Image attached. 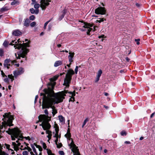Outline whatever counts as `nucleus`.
Wrapping results in <instances>:
<instances>
[{
	"mask_svg": "<svg viewBox=\"0 0 155 155\" xmlns=\"http://www.w3.org/2000/svg\"><path fill=\"white\" fill-rule=\"evenodd\" d=\"M16 62V61L15 60H13V61H11V63L12 64H13L15 63Z\"/></svg>",
	"mask_w": 155,
	"mask_h": 155,
	"instance_id": "53",
	"label": "nucleus"
},
{
	"mask_svg": "<svg viewBox=\"0 0 155 155\" xmlns=\"http://www.w3.org/2000/svg\"><path fill=\"white\" fill-rule=\"evenodd\" d=\"M50 21H48L46 22L44 24V28L45 29L46 28L47 25L48 24V23L50 22Z\"/></svg>",
	"mask_w": 155,
	"mask_h": 155,
	"instance_id": "38",
	"label": "nucleus"
},
{
	"mask_svg": "<svg viewBox=\"0 0 155 155\" xmlns=\"http://www.w3.org/2000/svg\"><path fill=\"white\" fill-rule=\"evenodd\" d=\"M99 78H98V77H97L95 82H98L99 81Z\"/></svg>",
	"mask_w": 155,
	"mask_h": 155,
	"instance_id": "49",
	"label": "nucleus"
},
{
	"mask_svg": "<svg viewBox=\"0 0 155 155\" xmlns=\"http://www.w3.org/2000/svg\"><path fill=\"white\" fill-rule=\"evenodd\" d=\"M4 81L6 83H9V80L8 79L7 77L5 78L4 80Z\"/></svg>",
	"mask_w": 155,
	"mask_h": 155,
	"instance_id": "43",
	"label": "nucleus"
},
{
	"mask_svg": "<svg viewBox=\"0 0 155 155\" xmlns=\"http://www.w3.org/2000/svg\"><path fill=\"white\" fill-rule=\"evenodd\" d=\"M32 1V4H34L35 2V0H31Z\"/></svg>",
	"mask_w": 155,
	"mask_h": 155,
	"instance_id": "58",
	"label": "nucleus"
},
{
	"mask_svg": "<svg viewBox=\"0 0 155 155\" xmlns=\"http://www.w3.org/2000/svg\"><path fill=\"white\" fill-rule=\"evenodd\" d=\"M15 40L12 41V42L10 43L9 44V45H14V44H13V43H14L15 42Z\"/></svg>",
	"mask_w": 155,
	"mask_h": 155,
	"instance_id": "48",
	"label": "nucleus"
},
{
	"mask_svg": "<svg viewBox=\"0 0 155 155\" xmlns=\"http://www.w3.org/2000/svg\"><path fill=\"white\" fill-rule=\"evenodd\" d=\"M1 74L2 77H5L6 78L7 77V76L5 75V73H4L3 71L1 70Z\"/></svg>",
	"mask_w": 155,
	"mask_h": 155,
	"instance_id": "40",
	"label": "nucleus"
},
{
	"mask_svg": "<svg viewBox=\"0 0 155 155\" xmlns=\"http://www.w3.org/2000/svg\"><path fill=\"white\" fill-rule=\"evenodd\" d=\"M44 113H45V116H46L47 117V118H48V119H48V122H49V121H50V117H49L48 116V110L47 109H45V111H44Z\"/></svg>",
	"mask_w": 155,
	"mask_h": 155,
	"instance_id": "24",
	"label": "nucleus"
},
{
	"mask_svg": "<svg viewBox=\"0 0 155 155\" xmlns=\"http://www.w3.org/2000/svg\"><path fill=\"white\" fill-rule=\"evenodd\" d=\"M35 18V16L34 15H32L29 17V19L30 20L32 21L34 20Z\"/></svg>",
	"mask_w": 155,
	"mask_h": 155,
	"instance_id": "39",
	"label": "nucleus"
},
{
	"mask_svg": "<svg viewBox=\"0 0 155 155\" xmlns=\"http://www.w3.org/2000/svg\"><path fill=\"white\" fill-rule=\"evenodd\" d=\"M69 55L68 57L69 61L70 63H72L73 61V59L74 53V52H69Z\"/></svg>",
	"mask_w": 155,
	"mask_h": 155,
	"instance_id": "13",
	"label": "nucleus"
},
{
	"mask_svg": "<svg viewBox=\"0 0 155 155\" xmlns=\"http://www.w3.org/2000/svg\"><path fill=\"white\" fill-rule=\"evenodd\" d=\"M104 94L105 96H107L108 95V94L107 93L105 92L104 93Z\"/></svg>",
	"mask_w": 155,
	"mask_h": 155,
	"instance_id": "59",
	"label": "nucleus"
},
{
	"mask_svg": "<svg viewBox=\"0 0 155 155\" xmlns=\"http://www.w3.org/2000/svg\"><path fill=\"white\" fill-rule=\"evenodd\" d=\"M71 63H70L69 64H67V66L68 67H70V66H71Z\"/></svg>",
	"mask_w": 155,
	"mask_h": 155,
	"instance_id": "57",
	"label": "nucleus"
},
{
	"mask_svg": "<svg viewBox=\"0 0 155 155\" xmlns=\"http://www.w3.org/2000/svg\"><path fill=\"white\" fill-rule=\"evenodd\" d=\"M5 146L6 147V148L7 149H8V150H11V151H13V150L11 149H10V145L9 144H6V143H5Z\"/></svg>",
	"mask_w": 155,
	"mask_h": 155,
	"instance_id": "27",
	"label": "nucleus"
},
{
	"mask_svg": "<svg viewBox=\"0 0 155 155\" xmlns=\"http://www.w3.org/2000/svg\"><path fill=\"white\" fill-rule=\"evenodd\" d=\"M41 144L42 145L44 149H46L47 146L45 143L41 142Z\"/></svg>",
	"mask_w": 155,
	"mask_h": 155,
	"instance_id": "29",
	"label": "nucleus"
},
{
	"mask_svg": "<svg viewBox=\"0 0 155 155\" xmlns=\"http://www.w3.org/2000/svg\"><path fill=\"white\" fill-rule=\"evenodd\" d=\"M0 155H8V154L2 150H0Z\"/></svg>",
	"mask_w": 155,
	"mask_h": 155,
	"instance_id": "26",
	"label": "nucleus"
},
{
	"mask_svg": "<svg viewBox=\"0 0 155 155\" xmlns=\"http://www.w3.org/2000/svg\"><path fill=\"white\" fill-rule=\"evenodd\" d=\"M30 11L32 14H37L39 12L38 9H36L35 10L33 8L30 9Z\"/></svg>",
	"mask_w": 155,
	"mask_h": 155,
	"instance_id": "18",
	"label": "nucleus"
},
{
	"mask_svg": "<svg viewBox=\"0 0 155 155\" xmlns=\"http://www.w3.org/2000/svg\"><path fill=\"white\" fill-rule=\"evenodd\" d=\"M63 63L62 61H55V62L54 66L55 67H58L60 65H61Z\"/></svg>",
	"mask_w": 155,
	"mask_h": 155,
	"instance_id": "17",
	"label": "nucleus"
},
{
	"mask_svg": "<svg viewBox=\"0 0 155 155\" xmlns=\"http://www.w3.org/2000/svg\"><path fill=\"white\" fill-rule=\"evenodd\" d=\"M59 153L60 155H64V153L63 151H59Z\"/></svg>",
	"mask_w": 155,
	"mask_h": 155,
	"instance_id": "44",
	"label": "nucleus"
},
{
	"mask_svg": "<svg viewBox=\"0 0 155 155\" xmlns=\"http://www.w3.org/2000/svg\"><path fill=\"white\" fill-rule=\"evenodd\" d=\"M57 145V147L58 148H60L62 146V144L61 143H58L57 144H56Z\"/></svg>",
	"mask_w": 155,
	"mask_h": 155,
	"instance_id": "36",
	"label": "nucleus"
},
{
	"mask_svg": "<svg viewBox=\"0 0 155 155\" xmlns=\"http://www.w3.org/2000/svg\"><path fill=\"white\" fill-rule=\"evenodd\" d=\"M25 138L26 139V140H30V137H23V138ZM23 139L22 138H21V139H22H22Z\"/></svg>",
	"mask_w": 155,
	"mask_h": 155,
	"instance_id": "47",
	"label": "nucleus"
},
{
	"mask_svg": "<svg viewBox=\"0 0 155 155\" xmlns=\"http://www.w3.org/2000/svg\"><path fill=\"white\" fill-rule=\"evenodd\" d=\"M39 120L40 122H42L40 126H41L44 130H46V133L48 135L47 137L50 140L51 138V132L49 130L51 127V125L48 122V119L44 114L40 115L38 117Z\"/></svg>",
	"mask_w": 155,
	"mask_h": 155,
	"instance_id": "3",
	"label": "nucleus"
},
{
	"mask_svg": "<svg viewBox=\"0 0 155 155\" xmlns=\"http://www.w3.org/2000/svg\"><path fill=\"white\" fill-rule=\"evenodd\" d=\"M104 108H106V109H108V106H106V105H104Z\"/></svg>",
	"mask_w": 155,
	"mask_h": 155,
	"instance_id": "63",
	"label": "nucleus"
},
{
	"mask_svg": "<svg viewBox=\"0 0 155 155\" xmlns=\"http://www.w3.org/2000/svg\"><path fill=\"white\" fill-rule=\"evenodd\" d=\"M88 121V118H87L84 121V122L83 123V125L82 126V127H83L85 125L86 123Z\"/></svg>",
	"mask_w": 155,
	"mask_h": 155,
	"instance_id": "30",
	"label": "nucleus"
},
{
	"mask_svg": "<svg viewBox=\"0 0 155 155\" xmlns=\"http://www.w3.org/2000/svg\"><path fill=\"white\" fill-rule=\"evenodd\" d=\"M136 6L138 7H140V5L139 3H136Z\"/></svg>",
	"mask_w": 155,
	"mask_h": 155,
	"instance_id": "51",
	"label": "nucleus"
},
{
	"mask_svg": "<svg viewBox=\"0 0 155 155\" xmlns=\"http://www.w3.org/2000/svg\"><path fill=\"white\" fill-rule=\"evenodd\" d=\"M40 7V5L39 4H36L35 5L34 7L36 8V9H38V8H39Z\"/></svg>",
	"mask_w": 155,
	"mask_h": 155,
	"instance_id": "33",
	"label": "nucleus"
},
{
	"mask_svg": "<svg viewBox=\"0 0 155 155\" xmlns=\"http://www.w3.org/2000/svg\"><path fill=\"white\" fill-rule=\"evenodd\" d=\"M84 25L83 26L84 29H81V30L82 31H86L87 33V35H89L90 32L93 30L94 31V27H93V28L91 27H93V25L88 23H84Z\"/></svg>",
	"mask_w": 155,
	"mask_h": 155,
	"instance_id": "7",
	"label": "nucleus"
},
{
	"mask_svg": "<svg viewBox=\"0 0 155 155\" xmlns=\"http://www.w3.org/2000/svg\"><path fill=\"white\" fill-rule=\"evenodd\" d=\"M4 120L2 122V125L0 126V130H3V132L6 131V132L9 134L12 135L11 138L13 140H15V138H19L18 140L16 141V144L15 142L12 143V145L15 150L17 151L19 150V147L21 146V143L19 141H22V139L23 137L22 135L21 131L18 128H14L13 129H10V127L13 125L12 124V121L13 117L11 115H10L7 113H5L3 115Z\"/></svg>",
	"mask_w": 155,
	"mask_h": 155,
	"instance_id": "2",
	"label": "nucleus"
},
{
	"mask_svg": "<svg viewBox=\"0 0 155 155\" xmlns=\"http://www.w3.org/2000/svg\"><path fill=\"white\" fill-rule=\"evenodd\" d=\"M125 143H127V144H130V142L129 141H126L124 142Z\"/></svg>",
	"mask_w": 155,
	"mask_h": 155,
	"instance_id": "54",
	"label": "nucleus"
},
{
	"mask_svg": "<svg viewBox=\"0 0 155 155\" xmlns=\"http://www.w3.org/2000/svg\"><path fill=\"white\" fill-rule=\"evenodd\" d=\"M44 34V33L43 32H41L40 34V36H42V35H43Z\"/></svg>",
	"mask_w": 155,
	"mask_h": 155,
	"instance_id": "61",
	"label": "nucleus"
},
{
	"mask_svg": "<svg viewBox=\"0 0 155 155\" xmlns=\"http://www.w3.org/2000/svg\"><path fill=\"white\" fill-rule=\"evenodd\" d=\"M74 74V71L71 69H69L68 71L64 83V85L66 87H68L69 86V84L71 79L72 75Z\"/></svg>",
	"mask_w": 155,
	"mask_h": 155,
	"instance_id": "5",
	"label": "nucleus"
},
{
	"mask_svg": "<svg viewBox=\"0 0 155 155\" xmlns=\"http://www.w3.org/2000/svg\"><path fill=\"white\" fill-rule=\"evenodd\" d=\"M31 147L32 148V149L33 150L34 148L35 149V147L34 145L33 144L31 145Z\"/></svg>",
	"mask_w": 155,
	"mask_h": 155,
	"instance_id": "55",
	"label": "nucleus"
},
{
	"mask_svg": "<svg viewBox=\"0 0 155 155\" xmlns=\"http://www.w3.org/2000/svg\"><path fill=\"white\" fill-rule=\"evenodd\" d=\"M78 66H76V68L75 69V70H74V71H75V73L76 74H77V72H78Z\"/></svg>",
	"mask_w": 155,
	"mask_h": 155,
	"instance_id": "41",
	"label": "nucleus"
},
{
	"mask_svg": "<svg viewBox=\"0 0 155 155\" xmlns=\"http://www.w3.org/2000/svg\"><path fill=\"white\" fill-rule=\"evenodd\" d=\"M65 136L66 137V138H67V139L68 140V141H70L71 140V143L68 144L69 146L70 147V148L72 150V147L71 148L70 146L69 145L71 143L72 141H73V143H74L73 140L71 138V134L70 132L69 131H68L67 133L65 135Z\"/></svg>",
	"mask_w": 155,
	"mask_h": 155,
	"instance_id": "12",
	"label": "nucleus"
},
{
	"mask_svg": "<svg viewBox=\"0 0 155 155\" xmlns=\"http://www.w3.org/2000/svg\"><path fill=\"white\" fill-rule=\"evenodd\" d=\"M8 8L7 7H3L0 9V12L2 13L8 10Z\"/></svg>",
	"mask_w": 155,
	"mask_h": 155,
	"instance_id": "21",
	"label": "nucleus"
},
{
	"mask_svg": "<svg viewBox=\"0 0 155 155\" xmlns=\"http://www.w3.org/2000/svg\"><path fill=\"white\" fill-rule=\"evenodd\" d=\"M60 121L62 123H64L65 122L64 118L62 116H59L58 117Z\"/></svg>",
	"mask_w": 155,
	"mask_h": 155,
	"instance_id": "23",
	"label": "nucleus"
},
{
	"mask_svg": "<svg viewBox=\"0 0 155 155\" xmlns=\"http://www.w3.org/2000/svg\"><path fill=\"white\" fill-rule=\"evenodd\" d=\"M106 12L105 9L102 7H98L95 10V13L98 15H104L105 14Z\"/></svg>",
	"mask_w": 155,
	"mask_h": 155,
	"instance_id": "9",
	"label": "nucleus"
},
{
	"mask_svg": "<svg viewBox=\"0 0 155 155\" xmlns=\"http://www.w3.org/2000/svg\"><path fill=\"white\" fill-rule=\"evenodd\" d=\"M99 20H97V21L99 23H101V22L103 21L104 20H105V19H104V18H99Z\"/></svg>",
	"mask_w": 155,
	"mask_h": 155,
	"instance_id": "34",
	"label": "nucleus"
},
{
	"mask_svg": "<svg viewBox=\"0 0 155 155\" xmlns=\"http://www.w3.org/2000/svg\"><path fill=\"white\" fill-rule=\"evenodd\" d=\"M30 21L29 19L28 18H26L25 19L24 25L26 27H28L29 25V23H30Z\"/></svg>",
	"mask_w": 155,
	"mask_h": 155,
	"instance_id": "19",
	"label": "nucleus"
},
{
	"mask_svg": "<svg viewBox=\"0 0 155 155\" xmlns=\"http://www.w3.org/2000/svg\"><path fill=\"white\" fill-rule=\"evenodd\" d=\"M10 60L9 59H6L5 60L4 64V66L5 67H7L8 69L9 68V66L10 65Z\"/></svg>",
	"mask_w": 155,
	"mask_h": 155,
	"instance_id": "14",
	"label": "nucleus"
},
{
	"mask_svg": "<svg viewBox=\"0 0 155 155\" xmlns=\"http://www.w3.org/2000/svg\"><path fill=\"white\" fill-rule=\"evenodd\" d=\"M57 46L58 48H60V47H61V44H58L57 45Z\"/></svg>",
	"mask_w": 155,
	"mask_h": 155,
	"instance_id": "64",
	"label": "nucleus"
},
{
	"mask_svg": "<svg viewBox=\"0 0 155 155\" xmlns=\"http://www.w3.org/2000/svg\"><path fill=\"white\" fill-rule=\"evenodd\" d=\"M121 135L122 136H125L127 135L126 132L124 131H123L120 133Z\"/></svg>",
	"mask_w": 155,
	"mask_h": 155,
	"instance_id": "32",
	"label": "nucleus"
},
{
	"mask_svg": "<svg viewBox=\"0 0 155 155\" xmlns=\"http://www.w3.org/2000/svg\"><path fill=\"white\" fill-rule=\"evenodd\" d=\"M154 114H155L154 113H153L152 114L150 115V118H152L153 117V116L154 115Z\"/></svg>",
	"mask_w": 155,
	"mask_h": 155,
	"instance_id": "56",
	"label": "nucleus"
},
{
	"mask_svg": "<svg viewBox=\"0 0 155 155\" xmlns=\"http://www.w3.org/2000/svg\"><path fill=\"white\" fill-rule=\"evenodd\" d=\"M58 131L56 130V133L54 136L55 137H56V140H55V142L56 144L58 143Z\"/></svg>",
	"mask_w": 155,
	"mask_h": 155,
	"instance_id": "22",
	"label": "nucleus"
},
{
	"mask_svg": "<svg viewBox=\"0 0 155 155\" xmlns=\"http://www.w3.org/2000/svg\"><path fill=\"white\" fill-rule=\"evenodd\" d=\"M69 146L71 148L72 147V151L74 153V155H81L79 152V150L78 147H77L73 143V141H72Z\"/></svg>",
	"mask_w": 155,
	"mask_h": 155,
	"instance_id": "8",
	"label": "nucleus"
},
{
	"mask_svg": "<svg viewBox=\"0 0 155 155\" xmlns=\"http://www.w3.org/2000/svg\"><path fill=\"white\" fill-rule=\"evenodd\" d=\"M140 39H135V41L136 42L137 44L138 45H139L140 44L139 41Z\"/></svg>",
	"mask_w": 155,
	"mask_h": 155,
	"instance_id": "45",
	"label": "nucleus"
},
{
	"mask_svg": "<svg viewBox=\"0 0 155 155\" xmlns=\"http://www.w3.org/2000/svg\"><path fill=\"white\" fill-rule=\"evenodd\" d=\"M8 44H9L8 42L6 41H5L4 42L3 45L5 47H7L8 46Z\"/></svg>",
	"mask_w": 155,
	"mask_h": 155,
	"instance_id": "31",
	"label": "nucleus"
},
{
	"mask_svg": "<svg viewBox=\"0 0 155 155\" xmlns=\"http://www.w3.org/2000/svg\"><path fill=\"white\" fill-rule=\"evenodd\" d=\"M58 77H59L58 75L55 76L54 77V80H56V79H57V78H58Z\"/></svg>",
	"mask_w": 155,
	"mask_h": 155,
	"instance_id": "50",
	"label": "nucleus"
},
{
	"mask_svg": "<svg viewBox=\"0 0 155 155\" xmlns=\"http://www.w3.org/2000/svg\"><path fill=\"white\" fill-rule=\"evenodd\" d=\"M125 59L127 61V62L129 61L130 60V59L128 57H126Z\"/></svg>",
	"mask_w": 155,
	"mask_h": 155,
	"instance_id": "52",
	"label": "nucleus"
},
{
	"mask_svg": "<svg viewBox=\"0 0 155 155\" xmlns=\"http://www.w3.org/2000/svg\"><path fill=\"white\" fill-rule=\"evenodd\" d=\"M143 139V137H141L140 138V140H142Z\"/></svg>",
	"mask_w": 155,
	"mask_h": 155,
	"instance_id": "62",
	"label": "nucleus"
},
{
	"mask_svg": "<svg viewBox=\"0 0 155 155\" xmlns=\"http://www.w3.org/2000/svg\"><path fill=\"white\" fill-rule=\"evenodd\" d=\"M41 7L43 10H45L46 7L49 4V2H51L50 0H41Z\"/></svg>",
	"mask_w": 155,
	"mask_h": 155,
	"instance_id": "10",
	"label": "nucleus"
},
{
	"mask_svg": "<svg viewBox=\"0 0 155 155\" xmlns=\"http://www.w3.org/2000/svg\"><path fill=\"white\" fill-rule=\"evenodd\" d=\"M104 35H102L101 36H99V38H101L104 37Z\"/></svg>",
	"mask_w": 155,
	"mask_h": 155,
	"instance_id": "60",
	"label": "nucleus"
},
{
	"mask_svg": "<svg viewBox=\"0 0 155 155\" xmlns=\"http://www.w3.org/2000/svg\"><path fill=\"white\" fill-rule=\"evenodd\" d=\"M21 34V32L19 30H15L12 32V35L15 36L19 35Z\"/></svg>",
	"mask_w": 155,
	"mask_h": 155,
	"instance_id": "16",
	"label": "nucleus"
},
{
	"mask_svg": "<svg viewBox=\"0 0 155 155\" xmlns=\"http://www.w3.org/2000/svg\"><path fill=\"white\" fill-rule=\"evenodd\" d=\"M18 2V1H13L11 3V5H15Z\"/></svg>",
	"mask_w": 155,
	"mask_h": 155,
	"instance_id": "42",
	"label": "nucleus"
},
{
	"mask_svg": "<svg viewBox=\"0 0 155 155\" xmlns=\"http://www.w3.org/2000/svg\"><path fill=\"white\" fill-rule=\"evenodd\" d=\"M19 40L20 39H18L17 41L15 42V45L14 46V47L15 48H17L18 49H20L21 48V49L19 53L18 54V57H17L16 54H15L17 59H19L20 57L25 58L27 53L28 52V49L26 48L27 47H29L28 43H23V45L21 44H18L19 41Z\"/></svg>",
	"mask_w": 155,
	"mask_h": 155,
	"instance_id": "4",
	"label": "nucleus"
},
{
	"mask_svg": "<svg viewBox=\"0 0 155 155\" xmlns=\"http://www.w3.org/2000/svg\"><path fill=\"white\" fill-rule=\"evenodd\" d=\"M44 93L41 94L43 98L42 108H51L52 113L54 116L57 113V110L55 109L54 105L62 102L64 99L65 94L68 92L65 91L59 94H55L53 91L46 89L44 90Z\"/></svg>",
	"mask_w": 155,
	"mask_h": 155,
	"instance_id": "1",
	"label": "nucleus"
},
{
	"mask_svg": "<svg viewBox=\"0 0 155 155\" xmlns=\"http://www.w3.org/2000/svg\"><path fill=\"white\" fill-rule=\"evenodd\" d=\"M66 13V10L64 9L60 13V15L58 18L59 21L61 20L64 17Z\"/></svg>",
	"mask_w": 155,
	"mask_h": 155,
	"instance_id": "15",
	"label": "nucleus"
},
{
	"mask_svg": "<svg viewBox=\"0 0 155 155\" xmlns=\"http://www.w3.org/2000/svg\"><path fill=\"white\" fill-rule=\"evenodd\" d=\"M35 146L36 147V148L38 149V150L40 151H41L42 150V147L39 145H37V144H35Z\"/></svg>",
	"mask_w": 155,
	"mask_h": 155,
	"instance_id": "28",
	"label": "nucleus"
},
{
	"mask_svg": "<svg viewBox=\"0 0 155 155\" xmlns=\"http://www.w3.org/2000/svg\"><path fill=\"white\" fill-rule=\"evenodd\" d=\"M24 143L25 144L26 146L24 147L23 145H21L20 149L21 150H27L29 152L31 151V149L28 146L29 144L26 143L25 142H24Z\"/></svg>",
	"mask_w": 155,
	"mask_h": 155,
	"instance_id": "11",
	"label": "nucleus"
},
{
	"mask_svg": "<svg viewBox=\"0 0 155 155\" xmlns=\"http://www.w3.org/2000/svg\"><path fill=\"white\" fill-rule=\"evenodd\" d=\"M24 72V69L22 68H19L18 70L14 71L13 74L14 76L12 74L8 75V78L11 80L12 82L14 80V77L16 78L17 76L19 75L22 74Z\"/></svg>",
	"mask_w": 155,
	"mask_h": 155,
	"instance_id": "6",
	"label": "nucleus"
},
{
	"mask_svg": "<svg viewBox=\"0 0 155 155\" xmlns=\"http://www.w3.org/2000/svg\"><path fill=\"white\" fill-rule=\"evenodd\" d=\"M36 22L35 21L32 22L30 24V26L31 27H34L36 25Z\"/></svg>",
	"mask_w": 155,
	"mask_h": 155,
	"instance_id": "35",
	"label": "nucleus"
},
{
	"mask_svg": "<svg viewBox=\"0 0 155 155\" xmlns=\"http://www.w3.org/2000/svg\"><path fill=\"white\" fill-rule=\"evenodd\" d=\"M71 94V95L73 97H71L69 99V101H74V96H75V94L74 93H73L71 92H69Z\"/></svg>",
	"mask_w": 155,
	"mask_h": 155,
	"instance_id": "20",
	"label": "nucleus"
},
{
	"mask_svg": "<svg viewBox=\"0 0 155 155\" xmlns=\"http://www.w3.org/2000/svg\"><path fill=\"white\" fill-rule=\"evenodd\" d=\"M102 70H99L97 74V77H98V78H100L101 74H102Z\"/></svg>",
	"mask_w": 155,
	"mask_h": 155,
	"instance_id": "25",
	"label": "nucleus"
},
{
	"mask_svg": "<svg viewBox=\"0 0 155 155\" xmlns=\"http://www.w3.org/2000/svg\"><path fill=\"white\" fill-rule=\"evenodd\" d=\"M3 54V51L2 49H0V56H2Z\"/></svg>",
	"mask_w": 155,
	"mask_h": 155,
	"instance_id": "46",
	"label": "nucleus"
},
{
	"mask_svg": "<svg viewBox=\"0 0 155 155\" xmlns=\"http://www.w3.org/2000/svg\"><path fill=\"white\" fill-rule=\"evenodd\" d=\"M29 151L26 150H24L22 154L23 155H28Z\"/></svg>",
	"mask_w": 155,
	"mask_h": 155,
	"instance_id": "37",
	"label": "nucleus"
}]
</instances>
